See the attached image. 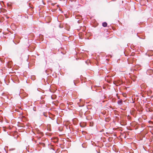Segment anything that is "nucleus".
I'll return each mask as SVG.
<instances>
[{
  "label": "nucleus",
  "mask_w": 153,
  "mask_h": 153,
  "mask_svg": "<svg viewBox=\"0 0 153 153\" xmlns=\"http://www.w3.org/2000/svg\"><path fill=\"white\" fill-rule=\"evenodd\" d=\"M102 25L104 27H106L107 26V24L106 22H104L102 23Z\"/></svg>",
  "instance_id": "obj_1"
},
{
  "label": "nucleus",
  "mask_w": 153,
  "mask_h": 153,
  "mask_svg": "<svg viewBox=\"0 0 153 153\" xmlns=\"http://www.w3.org/2000/svg\"><path fill=\"white\" fill-rule=\"evenodd\" d=\"M122 100H119L117 102L118 103L119 105H121L122 104Z\"/></svg>",
  "instance_id": "obj_2"
}]
</instances>
